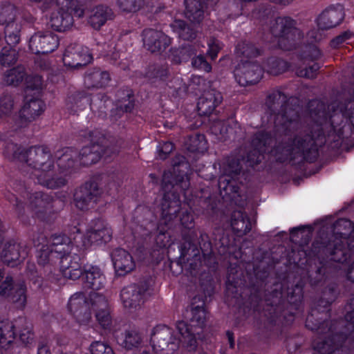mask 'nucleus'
Returning <instances> with one entry per match:
<instances>
[{
    "instance_id": "f257e3e1",
    "label": "nucleus",
    "mask_w": 354,
    "mask_h": 354,
    "mask_svg": "<svg viewBox=\"0 0 354 354\" xmlns=\"http://www.w3.org/2000/svg\"><path fill=\"white\" fill-rule=\"evenodd\" d=\"M266 111L273 115L274 131L277 136V151L287 157L290 153H304L312 149V135L302 131L299 99L280 90L268 92L265 100Z\"/></svg>"
},
{
    "instance_id": "f03ea898",
    "label": "nucleus",
    "mask_w": 354,
    "mask_h": 354,
    "mask_svg": "<svg viewBox=\"0 0 354 354\" xmlns=\"http://www.w3.org/2000/svg\"><path fill=\"white\" fill-rule=\"evenodd\" d=\"M312 252L317 257L307 263V280L311 286H322L337 270L335 263H344L350 254L339 240L328 241L316 240L312 245Z\"/></svg>"
},
{
    "instance_id": "7ed1b4c3",
    "label": "nucleus",
    "mask_w": 354,
    "mask_h": 354,
    "mask_svg": "<svg viewBox=\"0 0 354 354\" xmlns=\"http://www.w3.org/2000/svg\"><path fill=\"white\" fill-rule=\"evenodd\" d=\"M3 153L10 160L24 162L29 167L41 171L51 170L54 167L51 152L44 146H35L26 149L13 142H8Z\"/></svg>"
},
{
    "instance_id": "20e7f679",
    "label": "nucleus",
    "mask_w": 354,
    "mask_h": 354,
    "mask_svg": "<svg viewBox=\"0 0 354 354\" xmlns=\"http://www.w3.org/2000/svg\"><path fill=\"white\" fill-rule=\"evenodd\" d=\"M274 138H272L271 133L266 131H259L255 133L251 139V147L256 148L260 151L264 153L272 152L276 156L277 160L280 162H283L288 158L295 159L296 158L301 157L304 160L308 162H313L316 160L318 151L316 145L313 144L312 149L310 151H304V153L297 152L296 151L290 153L287 157L283 158V155L279 152L277 151V145L278 142L277 141V136L274 131L273 130Z\"/></svg>"
},
{
    "instance_id": "39448f33",
    "label": "nucleus",
    "mask_w": 354,
    "mask_h": 354,
    "mask_svg": "<svg viewBox=\"0 0 354 354\" xmlns=\"http://www.w3.org/2000/svg\"><path fill=\"white\" fill-rule=\"evenodd\" d=\"M296 21L290 17H278L270 24V32L277 38L279 46L285 50L295 48L296 41L301 37Z\"/></svg>"
},
{
    "instance_id": "423d86ee",
    "label": "nucleus",
    "mask_w": 354,
    "mask_h": 354,
    "mask_svg": "<svg viewBox=\"0 0 354 354\" xmlns=\"http://www.w3.org/2000/svg\"><path fill=\"white\" fill-rule=\"evenodd\" d=\"M189 186V182L184 175L174 177L170 171H164L162 187L165 193L161 203V210H168L174 204L176 206L180 205V194L187 190Z\"/></svg>"
},
{
    "instance_id": "0eeeda50",
    "label": "nucleus",
    "mask_w": 354,
    "mask_h": 354,
    "mask_svg": "<svg viewBox=\"0 0 354 354\" xmlns=\"http://www.w3.org/2000/svg\"><path fill=\"white\" fill-rule=\"evenodd\" d=\"M150 342L153 351L158 354H174L179 348L180 340L172 328L158 325L151 332Z\"/></svg>"
},
{
    "instance_id": "6e6552de",
    "label": "nucleus",
    "mask_w": 354,
    "mask_h": 354,
    "mask_svg": "<svg viewBox=\"0 0 354 354\" xmlns=\"http://www.w3.org/2000/svg\"><path fill=\"white\" fill-rule=\"evenodd\" d=\"M102 193L96 178L86 182L75 190L74 201L75 206L81 210L93 207Z\"/></svg>"
},
{
    "instance_id": "1a4fd4ad",
    "label": "nucleus",
    "mask_w": 354,
    "mask_h": 354,
    "mask_svg": "<svg viewBox=\"0 0 354 354\" xmlns=\"http://www.w3.org/2000/svg\"><path fill=\"white\" fill-rule=\"evenodd\" d=\"M149 287V279H143L138 283L124 288L121 291L120 296L124 308L133 310L140 307Z\"/></svg>"
},
{
    "instance_id": "9d476101",
    "label": "nucleus",
    "mask_w": 354,
    "mask_h": 354,
    "mask_svg": "<svg viewBox=\"0 0 354 354\" xmlns=\"http://www.w3.org/2000/svg\"><path fill=\"white\" fill-rule=\"evenodd\" d=\"M62 251L64 253L60 258V269L63 275L72 280L78 279L83 274L80 262L84 257L83 252L77 248H72L68 253L64 248Z\"/></svg>"
},
{
    "instance_id": "9b49d317",
    "label": "nucleus",
    "mask_w": 354,
    "mask_h": 354,
    "mask_svg": "<svg viewBox=\"0 0 354 354\" xmlns=\"http://www.w3.org/2000/svg\"><path fill=\"white\" fill-rule=\"evenodd\" d=\"M239 85L247 86L258 83L263 76V69L257 62L241 61L234 71Z\"/></svg>"
},
{
    "instance_id": "f8f14e48",
    "label": "nucleus",
    "mask_w": 354,
    "mask_h": 354,
    "mask_svg": "<svg viewBox=\"0 0 354 354\" xmlns=\"http://www.w3.org/2000/svg\"><path fill=\"white\" fill-rule=\"evenodd\" d=\"M59 46L58 37L52 32H37L29 40L30 49L35 54H48Z\"/></svg>"
},
{
    "instance_id": "ddd939ff",
    "label": "nucleus",
    "mask_w": 354,
    "mask_h": 354,
    "mask_svg": "<svg viewBox=\"0 0 354 354\" xmlns=\"http://www.w3.org/2000/svg\"><path fill=\"white\" fill-rule=\"evenodd\" d=\"M68 308L80 324H86L91 318L89 304L83 292H76L71 297Z\"/></svg>"
},
{
    "instance_id": "4468645a",
    "label": "nucleus",
    "mask_w": 354,
    "mask_h": 354,
    "mask_svg": "<svg viewBox=\"0 0 354 354\" xmlns=\"http://www.w3.org/2000/svg\"><path fill=\"white\" fill-rule=\"evenodd\" d=\"M144 46L151 53H160L165 50L170 44V38L164 32L153 28L142 31Z\"/></svg>"
},
{
    "instance_id": "2eb2a0df",
    "label": "nucleus",
    "mask_w": 354,
    "mask_h": 354,
    "mask_svg": "<svg viewBox=\"0 0 354 354\" xmlns=\"http://www.w3.org/2000/svg\"><path fill=\"white\" fill-rule=\"evenodd\" d=\"M344 10L342 5L329 6L317 17V24L319 29L329 30L339 26L344 19Z\"/></svg>"
},
{
    "instance_id": "dca6fc26",
    "label": "nucleus",
    "mask_w": 354,
    "mask_h": 354,
    "mask_svg": "<svg viewBox=\"0 0 354 354\" xmlns=\"http://www.w3.org/2000/svg\"><path fill=\"white\" fill-rule=\"evenodd\" d=\"M91 60V55L76 44L68 46L63 56L64 65L73 69L82 68L90 63Z\"/></svg>"
},
{
    "instance_id": "f3484780",
    "label": "nucleus",
    "mask_w": 354,
    "mask_h": 354,
    "mask_svg": "<svg viewBox=\"0 0 354 354\" xmlns=\"http://www.w3.org/2000/svg\"><path fill=\"white\" fill-rule=\"evenodd\" d=\"M218 186L223 198L238 204L241 196V183L238 180L229 175H221Z\"/></svg>"
},
{
    "instance_id": "a211bd4d",
    "label": "nucleus",
    "mask_w": 354,
    "mask_h": 354,
    "mask_svg": "<svg viewBox=\"0 0 354 354\" xmlns=\"http://www.w3.org/2000/svg\"><path fill=\"white\" fill-rule=\"evenodd\" d=\"M90 301L92 310L95 312L99 324L103 328L109 326L111 319L107 299L104 295L93 292L90 294Z\"/></svg>"
},
{
    "instance_id": "6ab92c4d",
    "label": "nucleus",
    "mask_w": 354,
    "mask_h": 354,
    "mask_svg": "<svg viewBox=\"0 0 354 354\" xmlns=\"http://www.w3.org/2000/svg\"><path fill=\"white\" fill-rule=\"evenodd\" d=\"M354 225L353 223L346 218H340L338 219L333 224V231L334 233L339 234L342 238L344 240L339 239L341 241L344 247L348 250V253L350 254V257H351L352 253H354V238L351 236L347 239V237L353 232ZM333 239H329L328 240H325L322 238H320L319 241H324L328 243L331 241H333L337 239V238H334L332 236ZM339 240V239H337Z\"/></svg>"
},
{
    "instance_id": "aec40b11",
    "label": "nucleus",
    "mask_w": 354,
    "mask_h": 354,
    "mask_svg": "<svg viewBox=\"0 0 354 354\" xmlns=\"http://www.w3.org/2000/svg\"><path fill=\"white\" fill-rule=\"evenodd\" d=\"M222 101L223 95L220 91L214 88L205 91L199 97L197 103V109L199 115H211Z\"/></svg>"
},
{
    "instance_id": "412c9836",
    "label": "nucleus",
    "mask_w": 354,
    "mask_h": 354,
    "mask_svg": "<svg viewBox=\"0 0 354 354\" xmlns=\"http://www.w3.org/2000/svg\"><path fill=\"white\" fill-rule=\"evenodd\" d=\"M88 137L91 142L97 143L100 146L102 155L109 157L119 151L118 140L112 136L104 134L98 130H93L89 132Z\"/></svg>"
},
{
    "instance_id": "4be33fe9",
    "label": "nucleus",
    "mask_w": 354,
    "mask_h": 354,
    "mask_svg": "<svg viewBox=\"0 0 354 354\" xmlns=\"http://www.w3.org/2000/svg\"><path fill=\"white\" fill-rule=\"evenodd\" d=\"M111 259L115 272L119 276H124L134 270L135 261L131 255L125 250L116 248L111 253Z\"/></svg>"
},
{
    "instance_id": "5701e85b",
    "label": "nucleus",
    "mask_w": 354,
    "mask_h": 354,
    "mask_svg": "<svg viewBox=\"0 0 354 354\" xmlns=\"http://www.w3.org/2000/svg\"><path fill=\"white\" fill-rule=\"evenodd\" d=\"M27 255L25 250L21 245L15 241H9L5 243L1 258L2 261L8 266L13 267Z\"/></svg>"
},
{
    "instance_id": "b1692460",
    "label": "nucleus",
    "mask_w": 354,
    "mask_h": 354,
    "mask_svg": "<svg viewBox=\"0 0 354 354\" xmlns=\"http://www.w3.org/2000/svg\"><path fill=\"white\" fill-rule=\"evenodd\" d=\"M185 17L193 24H200L205 18L207 4L203 0H184Z\"/></svg>"
},
{
    "instance_id": "393cba45",
    "label": "nucleus",
    "mask_w": 354,
    "mask_h": 354,
    "mask_svg": "<svg viewBox=\"0 0 354 354\" xmlns=\"http://www.w3.org/2000/svg\"><path fill=\"white\" fill-rule=\"evenodd\" d=\"M115 17L113 10L109 6L100 5L93 8L88 15V24L95 30H100L107 21Z\"/></svg>"
},
{
    "instance_id": "a878e982",
    "label": "nucleus",
    "mask_w": 354,
    "mask_h": 354,
    "mask_svg": "<svg viewBox=\"0 0 354 354\" xmlns=\"http://www.w3.org/2000/svg\"><path fill=\"white\" fill-rule=\"evenodd\" d=\"M176 327L182 336L183 347L189 352L196 351L198 346L196 335L201 333L200 328L189 327L188 324L183 321L178 322Z\"/></svg>"
},
{
    "instance_id": "bb28decb",
    "label": "nucleus",
    "mask_w": 354,
    "mask_h": 354,
    "mask_svg": "<svg viewBox=\"0 0 354 354\" xmlns=\"http://www.w3.org/2000/svg\"><path fill=\"white\" fill-rule=\"evenodd\" d=\"M30 207L35 216L41 221L46 219L47 209L52 202V198L43 192H35L30 195Z\"/></svg>"
},
{
    "instance_id": "cd10ccee",
    "label": "nucleus",
    "mask_w": 354,
    "mask_h": 354,
    "mask_svg": "<svg viewBox=\"0 0 354 354\" xmlns=\"http://www.w3.org/2000/svg\"><path fill=\"white\" fill-rule=\"evenodd\" d=\"M55 10L50 16L49 24L55 30L65 31L73 24L72 14L62 8L54 7Z\"/></svg>"
},
{
    "instance_id": "c85d7f7f",
    "label": "nucleus",
    "mask_w": 354,
    "mask_h": 354,
    "mask_svg": "<svg viewBox=\"0 0 354 354\" xmlns=\"http://www.w3.org/2000/svg\"><path fill=\"white\" fill-rule=\"evenodd\" d=\"M44 102L37 98L26 100L19 112V118L22 122H30L35 120L44 111Z\"/></svg>"
},
{
    "instance_id": "c756f323",
    "label": "nucleus",
    "mask_w": 354,
    "mask_h": 354,
    "mask_svg": "<svg viewBox=\"0 0 354 354\" xmlns=\"http://www.w3.org/2000/svg\"><path fill=\"white\" fill-rule=\"evenodd\" d=\"M91 99L86 93L76 91L68 97L67 106L73 115H80L85 110H88Z\"/></svg>"
},
{
    "instance_id": "7c9ffc66",
    "label": "nucleus",
    "mask_w": 354,
    "mask_h": 354,
    "mask_svg": "<svg viewBox=\"0 0 354 354\" xmlns=\"http://www.w3.org/2000/svg\"><path fill=\"white\" fill-rule=\"evenodd\" d=\"M88 236L91 243H107L111 240L112 230L104 221L97 220L88 232Z\"/></svg>"
},
{
    "instance_id": "2f4dec72",
    "label": "nucleus",
    "mask_w": 354,
    "mask_h": 354,
    "mask_svg": "<svg viewBox=\"0 0 354 354\" xmlns=\"http://www.w3.org/2000/svg\"><path fill=\"white\" fill-rule=\"evenodd\" d=\"M192 317L188 324L189 327L200 328L202 332L206 321V311L204 308V301L200 297H194L191 304Z\"/></svg>"
},
{
    "instance_id": "473e14b6",
    "label": "nucleus",
    "mask_w": 354,
    "mask_h": 354,
    "mask_svg": "<svg viewBox=\"0 0 354 354\" xmlns=\"http://www.w3.org/2000/svg\"><path fill=\"white\" fill-rule=\"evenodd\" d=\"M195 24H189L183 19H175L170 27L179 38L185 41H193L198 35Z\"/></svg>"
},
{
    "instance_id": "72a5a7b5",
    "label": "nucleus",
    "mask_w": 354,
    "mask_h": 354,
    "mask_svg": "<svg viewBox=\"0 0 354 354\" xmlns=\"http://www.w3.org/2000/svg\"><path fill=\"white\" fill-rule=\"evenodd\" d=\"M102 156V149L97 143H93V142H91L90 145L83 147L78 153L80 163L84 166L98 162Z\"/></svg>"
},
{
    "instance_id": "f704fd0d",
    "label": "nucleus",
    "mask_w": 354,
    "mask_h": 354,
    "mask_svg": "<svg viewBox=\"0 0 354 354\" xmlns=\"http://www.w3.org/2000/svg\"><path fill=\"white\" fill-rule=\"evenodd\" d=\"M111 78L106 71L95 69L88 71L84 76V85L88 88H102L106 86Z\"/></svg>"
},
{
    "instance_id": "c9c22d12",
    "label": "nucleus",
    "mask_w": 354,
    "mask_h": 354,
    "mask_svg": "<svg viewBox=\"0 0 354 354\" xmlns=\"http://www.w3.org/2000/svg\"><path fill=\"white\" fill-rule=\"evenodd\" d=\"M38 183L48 188L58 189L66 185L67 180L62 176L55 174L51 170L41 171L37 175Z\"/></svg>"
},
{
    "instance_id": "e433bc0d",
    "label": "nucleus",
    "mask_w": 354,
    "mask_h": 354,
    "mask_svg": "<svg viewBox=\"0 0 354 354\" xmlns=\"http://www.w3.org/2000/svg\"><path fill=\"white\" fill-rule=\"evenodd\" d=\"M184 147L186 150L192 153H203L207 149L205 136L199 133L188 136L184 141Z\"/></svg>"
},
{
    "instance_id": "4c0bfd02",
    "label": "nucleus",
    "mask_w": 354,
    "mask_h": 354,
    "mask_svg": "<svg viewBox=\"0 0 354 354\" xmlns=\"http://www.w3.org/2000/svg\"><path fill=\"white\" fill-rule=\"evenodd\" d=\"M231 226L234 232L241 234H246L251 230L249 218L241 211L233 212L231 216Z\"/></svg>"
},
{
    "instance_id": "58836bf2",
    "label": "nucleus",
    "mask_w": 354,
    "mask_h": 354,
    "mask_svg": "<svg viewBox=\"0 0 354 354\" xmlns=\"http://www.w3.org/2000/svg\"><path fill=\"white\" fill-rule=\"evenodd\" d=\"M60 152H57V165L63 170H69L75 167L78 158V153L71 148H65Z\"/></svg>"
},
{
    "instance_id": "ea45409f",
    "label": "nucleus",
    "mask_w": 354,
    "mask_h": 354,
    "mask_svg": "<svg viewBox=\"0 0 354 354\" xmlns=\"http://www.w3.org/2000/svg\"><path fill=\"white\" fill-rule=\"evenodd\" d=\"M85 286L93 290H99L102 287L104 277L100 270L96 267H92L84 271L83 276Z\"/></svg>"
},
{
    "instance_id": "a19ab883",
    "label": "nucleus",
    "mask_w": 354,
    "mask_h": 354,
    "mask_svg": "<svg viewBox=\"0 0 354 354\" xmlns=\"http://www.w3.org/2000/svg\"><path fill=\"white\" fill-rule=\"evenodd\" d=\"M17 15V9L14 4L8 1L0 3V25L15 23Z\"/></svg>"
},
{
    "instance_id": "79ce46f5",
    "label": "nucleus",
    "mask_w": 354,
    "mask_h": 354,
    "mask_svg": "<svg viewBox=\"0 0 354 354\" xmlns=\"http://www.w3.org/2000/svg\"><path fill=\"white\" fill-rule=\"evenodd\" d=\"M26 76L25 68L22 66L7 71L3 76L4 84L8 86H18L24 80Z\"/></svg>"
},
{
    "instance_id": "37998d69",
    "label": "nucleus",
    "mask_w": 354,
    "mask_h": 354,
    "mask_svg": "<svg viewBox=\"0 0 354 354\" xmlns=\"http://www.w3.org/2000/svg\"><path fill=\"white\" fill-rule=\"evenodd\" d=\"M15 326L9 320L0 322V344L4 347L10 344L15 339Z\"/></svg>"
},
{
    "instance_id": "c03bdc74",
    "label": "nucleus",
    "mask_w": 354,
    "mask_h": 354,
    "mask_svg": "<svg viewBox=\"0 0 354 354\" xmlns=\"http://www.w3.org/2000/svg\"><path fill=\"white\" fill-rule=\"evenodd\" d=\"M21 26L17 23L6 25L4 29L5 39L8 46H15L21 39Z\"/></svg>"
},
{
    "instance_id": "a18cd8bd",
    "label": "nucleus",
    "mask_w": 354,
    "mask_h": 354,
    "mask_svg": "<svg viewBox=\"0 0 354 354\" xmlns=\"http://www.w3.org/2000/svg\"><path fill=\"white\" fill-rule=\"evenodd\" d=\"M236 53L239 56L245 58H255L261 55V50L254 44L243 41L238 44Z\"/></svg>"
},
{
    "instance_id": "49530a36",
    "label": "nucleus",
    "mask_w": 354,
    "mask_h": 354,
    "mask_svg": "<svg viewBox=\"0 0 354 354\" xmlns=\"http://www.w3.org/2000/svg\"><path fill=\"white\" fill-rule=\"evenodd\" d=\"M15 304L17 308H22L26 304V286L23 283H17L12 292L8 298Z\"/></svg>"
},
{
    "instance_id": "de8ad7c7",
    "label": "nucleus",
    "mask_w": 354,
    "mask_h": 354,
    "mask_svg": "<svg viewBox=\"0 0 354 354\" xmlns=\"http://www.w3.org/2000/svg\"><path fill=\"white\" fill-rule=\"evenodd\" d=\"M338 344L334 340V337L328 335L322 342H314V349L320 354H333L338 348Z\"/></svg>"
},
{
    "instance_id": "09e8293b",
    "label": "nucleus",
    "mask_w": 354,
    "mask_h": 354,
    "mask_svg": "<svg viewBox=\"0 0 354 354\" xmlns=\"http://www.w3.org/2000/svg\"><path fill=\"white\" fill-rule=\"evenodd\" d=\"M212 131L218 136V139L225 141L230 139L233 135L234 129L227 123L217 122L212 127Z\"/></svg>"
},
{
    "instance_id": "8fccbe9b",
    "label": "nucleus",
    "mask_w": 354,
    "mask_h": 354,
    "mask_svg": "<svg viewBox=\"0 0 354 354\" xmlns=\"http://www.w3.org/2000/svg\"><path fill=\"white\" fill-rule=\"evenodd\" d=\"M195 55L196 50L192 45L182 46L174 51L173 62L176 64H180L183 62H187Z\"/></svg>"
},
{
    "instance_id": "3c124183",
    "label": "nucleus",
    "mask_w": 354,
    "mask_h": 354,
    "mask_svg": "<svg viewBox=\"0 0 354 354\" xmlns=\"http://www.w3.org/2000/svg\"><path fill=\"white\" fill-rule=\"evenodd\" d=\"M288 68V64L278 57H270L267 60V72L273 75H278L285 72Z\"/></svg>"
},
{
    "instance_id": "603ef678",
    "label": "nucleus",
    "mask_w": 354,
    "mask_h": 354,
    "mask_svg": "<svg viewBox=\"0 0 354 354\" xmlns=\"http://www.w3.org/2000/svg\"><path fill=\"white\" fill-rule=\"evenodd\" d=\"M19 322L21 324V328L19 330V339L26 346L32 344L35 339L32 324L25 319H20Z\"/></svg>"
},
{
    "instance_id": "864d4df0",
    "label": "nucleus",
    "mask_w": 354,
    "mask_h": 354,
    "mask_svg": "<svg viewBox=\"0 0 354 354\" xmlns=\"http://www.w3.org/2000/svg\"><path fill=\"white\" fill-rule=\"evenodd\" d=\"M15 46H5L0 53V64L4 66H10L15 64L18 59V53L14 48Z\"/></svg>"
},
{
    "instance_id": "5fc2aeb1",
    "label": "nucleus",
    "mask_w": 354,
    "mask_h": 354,
    "mask_svg": "<svg viewBox=\"0 0 354 354\" xmlns=\"http://www.w3.org/2000/svg\"><path fill=\"white\" fill-rule=\"evenodd\" d=\"M14 109L13 97L7 93H4L0 97V118L9 117Z\"/></svg>"
},
{
    "instance_id": "6e6d98bb",
    "label": "nucleus",
    "mask_w": 354,
    "mask_h": 354,
    "mask_svg": "<svg viewBox=\"0 0 354 354\" xmlns=\"http://www.w3.org/2000/svg\"><path fill=\"white\" fill-rule=\"evenodd\" d=\"M58 252L61 253L62 251L58 250V248L50 249L48 247H43L39 251L37 256V262L39 265L45 266L50 264Z\"/></svg>"
},
{
    "instance_id": "4d7b16f0",
    "label": "nucleus",
    "mask_w": 354,
    "mask_h": 354,
    "mask_svg": "<svg viewBox=\"0 0 354 354\" xmlns=\"http://www.w3.org/2000/svg\"><path fill=\"white\" fill-rule=\"evenodd\" d=\"M264 153L263 151H260L256 148H252L247 152L246 156L242 157V162L247 167H253L261 162Z\"/></svg>"
},
{
    "instance_id": "13d9d810",
    "label": "nucleus",
    "mask_w": 354,
    "mask_h": 354,
    "mask_svg": "<svg viewBox=\"0 0 354 354\" xmlns=\"http://www.w3.org/2000/svg\"><path fill=\"white\" fill-rule=\"evenodd\" d=\"M244 162H242V158H231L227 160V163L224 167V174L223 175H238L240 174L243 169Z\"/></svg>"
},
{
    "instance_id": "bf43d9fd",
    "label": "nucleus",
    "mask_w": 354,
    "mask_h": 354,
    "mask_svg": "<svg viewBox=\"0 0 354 354\" xmlns=\"http://www.w3.org/2000/svg\"><path fill=\"white\" fill-rule=\"evenodd\" d=\"M337 296L335 284L328 285L324 290L322 297L319 300L318 305L326 308L333 302Z\"/></svg>"
},
{
    "instance_id": "052dcab7",
    "label": "nucleus",
    "mask_w": 354,
    "mask_h": 354,
    "mask_svg": "<svg viewBox=\"0 0 354 354\" xmlns=\"http://www.w3.org/2000/svg\"><path fill=\"white\" fill-rule=\"evenodd\" d=\"M144 5L143 0H118L119 8L124 12H136Z\"/></svg>"
},
{
    "instance_id": "680f3d73",
    "label": "nucleus",
    "mask_w": 354,
    "mask_h": 354,
    "mask_svg": "<svg viewBox=\"0 0 354 354\" xmlns=\"http://www.w3.org/2000/svg\"><path fill=\"white\" fill-rule=\"evenodd\" d=\"M142 342L140 333L134 330H127L125 332L124 346L127 349H131L138 347Z\"/></svg>"
},
{
    "instance_id": "e2e57ef3",
    "label": "nucleus",
    "mask_w": 354,
    "mask_h": 354,
    "mask_svg": "<svg viewBox=\"0 0 354 354\" xmlns=\"http://www.w3.org/2000/svg\"><path fill=\"white\" fill-rule=\"evenodd\" d=\"M180 209V205L176 206L174 204L172 208H169L168 210L162 211L160 223L168 227L171 225L172 222L176 218Z\"/></svg>"
},
{
    "instance_id": "0e129e2a",
    "label": "nucleus",
    "mask_w": 354,
    "mask_h": 354,
    "mask_svg": "<svg viewBox=\"0 0 354 354\" xmlns=\"http://www.w3.org/2000/svg\"><path fill=\"white\" fill-rule=\"evenodd\" d=\"M168 74L167 68L163 66L152 65L149 66L145 73V76L149 79H162Z\"/></svg>"
},
{
    "instance_id": "69168bd1",
    "label": "nucleus",
    "mask_w": 354,
    "mask_h": 354,
    "mask_svg": "<svg viewBox=\"0 0 354 354\" xmlns=\"http://www.w3.org/2000/svg\"><path fill=\"white\" fill-rule=\"evenodd\" d=\"M25 91H39L42 86L41 77L37 75H28L25 79Z\"/></svg>"
},
{
    "instance_id": "338daca9",
    "label": "nucleus",
    "mask_w": 354,
    "mask_h": 354,
    "mask_svg": "<svg viewBox=\"0 0 354 354\" xmlns=\"http://www.w3.org/2000/svg\"><path fill=\"white\" fill-rule=\"evenodd\" d=\"M90 351L91 354H114L111 346L100 341L92 343L90 346Z\"/></svg>"
},
{
    "instance_id": "774afa93",
    "label": "nucleus",
    "mask_w": 354,
    "mask_h": 354,
    "mask_svg": "<svg viewBox=\"0 0 354 354\" xmlns=\"http://www.w3.org/2000/svg\"><path fill=\"white\" fill-rule=\"evenodd\" d=\"M205 243H201L200 248L201 250L204 259L210 263H214V258L212 255V245L209 240L208 234H203Z\"/></svg>"
}]
</instances>
